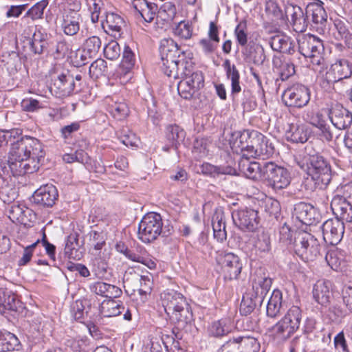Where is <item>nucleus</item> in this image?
<instances>
[{
	"label": "nucleus",
	"instance_id": "72a5a7b5",
	"mask_svg": "<svg viewBox=\"0 0 352 352\" xmlns=\"http://www.w3.org/2000/svg\"><path fill=\"white\" fill-rule=\"evenodd\" d=\"M201 173L207 177L216 178L223 175H234L236 170L230 165L215 166L208 162H204L200 166Z\"/></svg>",
	"mask_w": 352,
	"mask_h": 352
},
{
	"label": "nucleus",
	"instance_id": "8fccbe9b",
	"mask_svg": "<svg viewBox=\"0 0 352 352\" xmlns=\"http://www.w3.org/2000/svg\"><path fill=\"white\" fill-rule=\"evenodd\" d=\"M265 12L274 21H284L285 19V10L283 11L278 3L275 1L269 0L266 2Z\"/></svg>",
	"mask_w": 352,
	"mask_h": 352
},
{
	"label": "nucleus",
	"instance_id": "e2e57ef3",
	"mask_svg": "<svg viewBox=\"0 0 352 352\" xmlns=\"http://www.w3.org/2000/svg\"><path fill=\"white\" fill-rule=\"evenodd\" d=\"M89 242L96 251L102 250V247L106 244V237L103 232L92 230L89 232Z\"/></svg>",
	"mask_w": 352,
	"mask_h": 352
},
{
	"label": "nucleus",
	"instance_id": "9b49d317",
	"mask_svg": "<svg viewBox=\"0 0 352 352\" xmlns=\"http://www.w3.org/2000/svg\"><path fill=\"white\" fill-rule=\"evenodd\" d=\"M82 22L79 10L70 7L65 8L57 15L56 23L65 35L74 36L80 30Z\"/></svg>",
	"mask_w": 352,
	"mask_h": 352
},
{
	"label": "nucleus",
	"instance_id": "338daca9",
	"mask_svg": "<svg viewBox=\"0 0 352 352\" xmlns=\"http://www.w3.org/2000/svg\"><path fill=\"white\" fill-rule=\"evenodd\" d=\"M120 45L116 41H111L103 49L104 56L109 60L117 59L120 55Z\"/></svg>",
	"mask_w": 352,
	"mask_h": 352
},
{
	"label": "nucleus",
	"instance_id": "c85d7f7f",
	"mask_svg": "<svg viewBox=\"0 0 352 352\" xmlns=\"http://www.w3.org/2000/svg\"><path fill=\"white\" fill-rule=\"evenodd\" d=\"M132 6L135 10V15L148 23L154 19L157 10V6L147 0H133Z\"/></svg>",
	"mask_w": 352,
	"mask_h": 352
},
{
	"label": "nucleus",
	"instance_id": "6ab92c4d",
	"mask_svg": "<svg viewBox=\"0 0 352 352\" xmlns=\"http://www.w3.org/2000/svg\"><path fill=\"white\" fill-rule=\"evenodd\" d=\"M249 152L248 158L265 160L273 155L274 147L270 140L258 131Z\"/></svg>",
	"mask_w": 352,
	"mask_h": 352
},
{
	"label": "nucleus",
	"instance_id": "4c0bfd02",
	"mask_svg": "<svg viewBox=\"0 0 352 352\" xmlns=\"http://www.w3.org/2000/svg\"><path fill=\"white\" fill-rule=\"evenodd\" d=\"M232 327V321L230 318H221L211 323L208 327V333L215 338L223 337L229 333Z\"/></svg>",
	"mask_w": 352,
	"mask_h": 352
},
{
	"label": "nucleus",
	"instance_id": "79ce46f5",
	"mask_svg": "<svg viewBox=\"0 0 352 352\" xmlns=\"http://www.w3.org/2000/svg\"><path fill=\"white\" fill-rule=\"evenodd\" d=\"M90 308L89 300L87 299L77 300L71 306V313L76 320L82 322Z\"/></svg>",
	"mask_w": 352,
	"mask_h": 352
},
{
	"label": "nucleus",
	"instance_id": "2eb2a0df",
	"mask_svg": "<svg viewBox=\"0 0 352 352\" xmlns=\"http://www.w3.org/2000/svg\"><path fill=\"white\" fill-rule=\"evenodd\" d=\"M190 58L183 66H180L178 71H176L172 76L174 78H184L188 81L192 87L199 90L204 86V77L201 71H194L193 63Z\"/></svg>",
	"mask_w": 352,
	"mask_h": 352
},
{
	"label": "nucleus",
	"instance_id": "4468645a",
	"mask_svg": "<svg viewBox=\"0 0 352 352\" xmlns=\"http://www.w3.org/2000/svg\"><path fill=\"white\" fill-rule=\"evenodd\" d=\"M50 87V92L57 98H65L72 95L76 89L74 78L68 71L54 76Z\"/></svg>",
	"mask_w": 352,
	"mask_h": 352
},
{
	"label": "nucleus",
	"instance_id": "7ed1b4c3",
	"mask_svg": "<svg viewBox=\"0 0 352 352\" xmlns=\"http://www.w3.org/2000/svg\"><path fill=\"white\" fill-rule=\"evenodd\" d=\"M160 300L166 314L177 323V329L184 328L190 322L192 312L181 293L167 289L161 293Z\"/></svg>",
	"mask_w": 352,
	"mask_h": 352
},
{
	"label": "nucleus",
	"instance_id": "774afa93",
	"mask_svg": "<svg viewBox=\"0 0 352 352\" xmlns=\"http://www.w3.org/2000/svg\"><path fill=\"white\" fill-rule=\"evenodd\" d=\"M81 122H74L63 126L60 131L61 137L65 140L72 139L74 134L80 129Z\"/></svg>",
	"mask_w": 352,
	"mask_h": 352
},
{
	"label": "nucleus",
	"instance_id": "a878e982",
	"mask_svg": "<svg viewBox=\"0 0 352 352\" xmlns=\"http://www.w3.org/2000/svg\"><path fill=\"white\" fill-rule=\"evenodd\" d=\"M264 162L250 161L249 158L242 157L239 162V168L247 178L263 182V168Z\"/></svg>",
	"mask_w": 352,
	"mask_h": 352
},
{
	"label": "nucleus",
	"instance_id": "dca6fc26",
	"mask_svg": "<svg viewBox=\"0 0 352 352\" xmlns=\"http://www.w3.org/2000/svg\"><path fill=\"white\" fill-rule=\"evenodd\" d=\"M344 230V223L338 219H329L322 225L324 241L333 246H336L342 241Z\"/></svg>",
	"mask_w": 352,
	"mask_h": 352
},
{
	"label": "nucleus",
	"instance_id": "5701e85b",
	"mask_svg": "<svg viewBox=\"0 0 352 352\" xmlns=\"http://www.w3.org/2000/svg\"><path fill=\"white\" fill-rule=\"evenodd\" d=\"M8 212L9 219L16 223L26 226L36 219V213L23 204L13 203Z\"/></svg>",
	"mask_w": 352,
	"mask_h": 352
},
{
	"label": "nucleus",
	"instance_id": "7c9ffc66",
	"mask_svg": "<svg viewBox=\"0 0 352 352\" xmlns=\"http://www.w3.org/2000/svg\"><path fill=\"white\" fill-rule=\"evenodd\" d=\"M269 45L272 50L294 55L296 53L295 44L291 38L283 35H275L269 41Z\"/></svg>",
	"mask_w": 352,
	"mask_h": 352
},
{
	"label": "nucleus",
	"instance_id": "a211bd4d",
	"mask_svg": "<svg viewBox=\"0 0 352 352\" xmlns=\"http://www.w3.org/2000/svg\"><path fill=\"white\" fill-rule=\"evenodd\" d=\"M292 217L301 223L308 226L316 225L320 219V214L314 206L302 201L294 205Z\"/></svg>",
	"mask_w": 352,
	"mask_h": 352
},
{
	"label": "nucleus",
	"instance_id": "58836bf2",
	"mask_svg": "<svg viewBox=\"0 0 352 352\" xmlns=\"http://www.w3.org/2000/svg\"><path fill=\"white\" fill-rule=\"evenodd\" d=\"M212 226L214 238L218 241L223 242L226 239V220L222 211L216 212L212 218Z\"/></svg>",
	"mask_w": 352,
	"mask_h": 352
},
{
	"label": "nucleus",
	"instance_id": "69168bd1",
	"mask_svg": "<svg viewBox=\"0 0 352 352\" xmlns=\"http://www.w3.org/2000/svg\"><path fill=\"white\" fill-rule=\"evenodd\" d=\"M109 112L118 120H122L129 113V108L126 103L115 102L109 106Z\"/></svg>",
	"mask_w": 352,
	"mask_h": 352
},
{
	"label": "nucleus",
	"instance_id": "c756f323",
	"mask_svg": "<svg viewBox=\"0 0 352 352\" xmlns=\"http://www.w3.org/2000/svg\"><path fill=\"white\" fill-rule=\"evenodd\" d=\"M227 79L231 82L230 96L234 98L241 91L240 83V73L234 64L231 65L229 59H226L223 63Z\"/></svg>",
	"mask_w": 352,
	"mask_h": 352
},
{
	"label": "nucleus",
	"instance_id": "5fc2aeb1",
	"mask_svg": "<svg viewBox=\"0 0 352 352\" xmlns=\"http://www.w3.org/2000/svg\"><path fill=\"white\" fill-rule=\"evenodd\" d=\"M74 242H76V243H78L77 237L74 236H69L65 244L64 255L65 257H67L69 259L79 260L82 256V252H79L74 246Z\"/></svg>",
	"mask_w": 352,
	"mask_h": 352
},
{
	"label": "nucleus",
	"instance_id": "b1692460",
	"mask_svg": "<svg viewBox=\"0 0 352 352\" xmlns=\"http://www.w3.org/2000/svg\"><path fill=\"white\" fill-rule=\"evenodd\" d=\"M331 208L336 217L335 219L343 223L352 222V204L342 197H334L331 202Z\"/></svg>",
	"mask_w": 352,
	"mask_h": 352
},
{
	"label": "nucleus",
	"instance_id": "680f3d73",
	"mask_svg": "<svg viewBox=\"0 0 352 352\" xmlns=\"http://www.w3.org/2000/svg\"><path fill=\"white\" fill-rule=\"evenodd\" d=\"M234 36L236 37L238 44L244 47L248 43V32H247V23L245 21H241L236 26L234 29Z\"/></svg>",
	"mask_w": 352,
	"mask_h": 352
},
{
	"label": "nucleus",
	"instance_id": "423d86ee",
	"mask_svg": "<svg viewBox=\"0 0 352 352\" xmlns=\"http://www.w3.org/2000/svg\"><path fill=\"white\" fill-rule=\"evenodd\" d=\"M262 175L263 182L275 190L287 188L292 180L290 171L272 161L264 162Z\"/></svg>",
	"mask_w": 352,
	"mask_h": 352
},
{
	"label": "nucleus",
	"instance_id": "412c9836",
	"mask_svg": "<svg viewBox=\"0 0 352 352\" xmlns=\"http://www.w3.org/2000/svg\"><path fill=\"white\" fill-rule=\"evenodd\" d=\"M58 193L56 188L52 184L41 186L32 195V201L35 204L43 207H52L57 200Z\"/></svg>",
	"mask_w": 352,
	"mask_h": 352
},
{
	"label": "nucleus",
	"instance_id": "a18cd8bd",
	"mask_svg": "<svg viewBox=\"0 0 352 352\" xmlns=\"http://www.w3.org/2000/svg\"><path fill=\"white\" fill-rule=\"evenodd\" d=\"M18 300L16 296L10 290L0 288V307L6 310H16Z\"/></svg>",
	"mask_w": 352,
	"mask_h": 352
},
{
	"label": "nucleus",
	"instance_id": "3c124183",
	"mask_svg": "<svg viewBox=\"0 0 352 352\" xmlns=\"http://www.w3.org/2000/svg\"><path fill=\"white\" fill-rule=\"evenodd\" d=\"M210 142L204 137H197L193 142L192 153L198 157H204L208 155Z\"/></svg>",
	"mask_w": 352,
	"mask_h": 352
},
{
	"label": "nucleus",
	"instance_id": "0eeeda50",
	"mask_svg": "<svg viewBox=\"0 0 352 352\" xmlns=\"http://www.w3.org/2000/svg\"><path fill=\"white\" fill-rule=\"evenodd\" d=\"M294 254L289 252L288 256L297 257L302 262H314L319 255V245L311 234H299L297 238H294Z\"/></svg>",
	"mask_w": 352,
	"mask_h": 352
},
{
	"label": "nucleus",
	"instance_id": "ea45409f",
	"mask_svg": "<svg viewBox=\"0 0 352 352\" xmlns=\"http://www.w3.org/2000/svg\"><path fill=\"white\" fill-rule=\"evenodd\" d=\"M21 346L18 338L14 333L6 331L0 332V351H19Z\"/></svg>",
	"mask_w": 352,
	"mask_h": 352
},
{
	"label": "nucleus",
	"instance_id": "1a4fd4ad",
	"mask_svg": "<svg viewBox=\"0 0 352 352\" xmlns=\"http://www.w3.org/2000/svg\"><path fill=\"white\" fill-rule=\"evenodd\" d=\"M163 221L161 215L157 212L146 214L138 226V238L144 243H151L162 233Z\"/></svg>",
	"mask_w": 352,
	"mask_h": 352
},
{
	"label": "nucleus",
	"instance_id": "473e14b6",
	"mask_svg": "<svg viewBox=\"0 0 352 352\" xmlns=\"http://www.w3.org/2000/svg\"><path fill=\"white\" fill-rule=\"evenodd\" d=\"M48 34L41 29H36L30 39V51L35 55H41L48 47Z\"/></svg>",
	"mask_w": 352,
	"mask_h": 352
},
{
	"label": "nucleus",
	"instance_id": "ddd939ff",
	"mask_svg": "<svg viewBox=\"0 0 352 352\" xmlns=\"http://www.w3.org/2000/svg\"><path fill=\"white\" fill-rule=\"evenodd\" d=\"M232 218L240 230L249 232L255 231L260 221L258 211L247 207L232 212Z\"/></svg>",
	"mask_w": 352,
	"mask_h": 352
},
{
	"label": "nucleus",
	"instance_id": "393cba45",
	"mask_svg": "<svg viewBox=\"0 0 352 352\" xmlns=\"http://www.w3.org/2000/svg\"><path fill=\"white\" fill-rule=\"evenodd\" d=\"M285 138L288 142L295 144H304L310 135L308 126L300 123H291L285 131Z\"/></svg>",
	"mask_w": 352,
	"mask_h": 352
},
{
	"label": "nucleus",
	"instance_id": "2f4dec72",
	"mask_svg": "<svg viewBox=\"0 0 352 352\" xmlns=\"http://www.w3.org/2000/svg\"><path fill=\"white\" fill-rule=\"evenodd\" d=\"M89 289L91 292L96 295L107 298H117L122 294V291L120 287L100 281L96 282L91 285Z\"/></svg>",
	"mask_w": 352,
	"mask_h": 352
},
{
	"label": "nucleus",
	"instance_id": "f3484780",
	"mask_svg": "<svg viewBox=\"0 0 352 352\" xmlns=\"http://www.w3.org/2000/svg\"><path fill=\"white\" fill-rule=\"evenodd\" d=\"M352 75V64L346 59L336 60L324 76V81L329 85L334 84L340 80L351 77Z\"/></svg>",
	"mask_w": 352,
	"mask_h": 352
},
{
	"label": "nucleus",
	"instance_id": "39448f33",
	"mask_svg": "<svg viewBox=\"0 0 352 352\" xmlns=\"http://www.w3.org/2000/svg\"><path fill=\"white\" fill-rule=\"evenodd\" d=\"M298 54L309 59L310 65L314 70L321 72L326 65L325 60L322 56L324 45L322 41L318 37L307 34L298 40Z\"/></svg>",
	"mask_w": 352,
	"mask_h": 352
},
{
	"label": "nucleus",
	"instance_id": "f8f14e48",
	"mask_svg": "<svg viewBox=\"0 0 352 352\" xmlns=\"http://www.w3.org/2000/svg\"><path fill=\"white\" fill-rule=\"evenodd\" d=\"M309 25L320 34L324 33L327 25V13L321 0H312L307 5Z\"/></svg>",
	"mask_w": 352,
	"mask_h": 352
},
{
	"label": "nucleus",
	"instance_id": "4d7b16f0",
	"mask_svg": "<svg viewBox=\"0 0 352 352\" xmlns=\"http://www.w3.org/2000/svg\"><path fill=\"white\" fill-rule=\"evenodd\" d=\"M49 4L48 0H41L32 6L26 12V16L32 20L40 19L43 17L44 10Z\"/></svg>",
	"mask_w": 352,
	"mask_h": 352
},
{
	"label": "nucleus",
	"instance_id": "09e8293b",
	"mask_svg": "<svg viewBox=\"0 0 352 352\" xmlns=\"http://www.w3.org/2000/svg\"><path fill=\"white\" fill-rule=\"evenodd\" d=\"M242 352H258L260 343L252 337L239 336L236 338Z\"/></svg>",
	"mask_w": 352,
	"mask_h": 352
},
{
	"label": "nucleus",
	"instance_id": "6e6d98bb",
	"mask_svg": "<svg viewBox=\"0 0 352 352\" xmlns=\"http://www.w3.org/2000/svg\"><path fill=\"white\" fill-rule=\"evenodd\" d=\"M173 333L175 334V338L168 335H162V340L164 347L167 352H182L179 342L175 340V339H180V337L178 333H175V329H173Z\"/></svg>",
	"mask_w": 352,
	"mask_h": 352
},
{
	"label": "nucleus",
	"instance_id": "a19ab883",
	"mask_svg": "<svg viewBox=\"0 0 352 352\" xmlns=\"http://www.w3.org/2000/svg\"><path fill=\"white\" fill-rule=\"evenodd\" d=\"M135 54L128 45H125L118 72L124 76L130 74L135 67Z\"/></svg>",
	"mask_w": 352,
	"mask_h": 352
},
{
	"label": "nucleus",
	"instance_id": "bf43d9fd",
	"mask_svg": "<svg viewBox=\"0 0 352 352\" xmlns=\"http://www.w3.org/2000/svg\"><path fill=\"white\" fill-rule=\"evenodd\" d=\"M333 24L337 32L336 39L344 40L351 32L350 25L346 20L336 19L334 20Z\"/></svg>",
	"mask_w": 352,
	"mask_h": 352
},
{
	"label": "nucleus",
	"instance_id": "c9c22d12",
	"mask_svg": "<svg viewBox=\"0 0 352 352\" xmlns=\"http://www.w3.org/2000/svg\"><path fill=\"white\" fill-rule=\"evenodd\" d=\"M124 311V307L122 302L115 300L113 298L104 300L100 307L99 313L102 317H115Z\"/></svg>",
	"mask_w": 352,
	"mask_h": 352
},
{
	"label": "nucleus",
	"instance_id": "20e7f679",
	"mask_svg": "<svg viewBox=\"0 0 352 352\" xmlns=\"http://www.w3.org/2000/svg\"><path fill=\"white\" fill-rule=\"evenodd\" d=\"M160 54L162 60V70L166 76L170 77L178 71L180 66L192 58L189 50H184L170 38H164L160 41Z\"/></svg>",
	"mask_w": 352,
	"mask_h": 352
},
{
	"label": "nucleus",
	"instance_id": "de8ad7c7",
	"mask_svg": "<svg viewBox=\"0 0 352 352\" xmlns=\"http://www.w3.org/2000/svg\"><path fill=\"white\" fill-rule=\"evenodd\" d=\"M273 65L278 69L279 79L281 81L288 80L289 78L293 76L296 72L294 64L292 62H281L278 67L277 62L276 60H273Z\"/></svg>",
	"mask_w": 352,
	"mask_h": 352
},
{
	"label": "nucleus",
	"instance_id": "37998d69",
	"mask_svg": "<svg viewBox=\"0 0 352 352\" xmlns=\"http://www.w3.org/2000/svg\"><path fill=\"white\" fill-rule=\"evenodd\" d=\"M282 307V292L279 289H274L267 305V315L270 318H275L279 314Z\"/></svg>",
	"mask_w": 352,
	"mask_h": 352
},
{
	"label": "nucleus",
	"instance_id": "13d9d810",
	"mask_svg": "<svg viewBox=\"0 0 352 352\" xmlns=\"http://www.w3.org/2000/svg\"><path fill=\"white\" fill-rule=\"evenodd\" d=\"M294 231L286 223H284L279 228L278 242L283 246H287L292 245L294 241L293 237Z\"/></svg>",
	"mask_w": 352,
	"mask_h": 352
},
{
	"label": "nucleus",
	"instance_id": "f03ea898",
	"mask_svg": "<svg viewBox=\"0 0 352 352\" xmlns=\"http://www.w3.org/2000/svg\"><path fill=\"white\" fill-rule=\"evenodd\" d=\"M299 167L314 182L316 186L326 187L331 181V166L327 158L316 151L311 144H307L302 158L298 162Z\"/></svg>",
	"mask_w": 352,
	"mask_h": 352
},
{
	"label": "nucleus",
	"instance_id": "603ef678",
	"mask_svg": "<svg viewBox=\"0 0 352 352\" xmlns=\"http://www.w3.org/2000/svg\"><path fill=\"white\" fill-rule=\"evenodd\" d=\"M259 303L252 298V295L244 294L240 305V313L243 316L250 315Z\"/></svg>",
	"mask_w": 352,
	"mask_h": 352
},
{
	"label": "nucleus",
	"instance_id": "6e6552de",
	"mask_svg": "<svg viewBox=\"0 0 352 352\" xmlns=\"http://www.w3.org/2000/svg\"><path fill=\"white\" fill-rule=\"evenodd\" d=\"M301 319L300 308L294 305L288 309L284 317L272 327V331L277 338L287 340L298 329Z\"/></svg>",
	"mask_w": 352,
	"mask_h": 352
},
{
	"label": "nucleus",
	"instance_id": "e433bc0d",
	"mask_svg": "<svg viewBox=\"0 0 352 352\" xmlns=\"http://www.w3.org/2000/svg\"><path fill=\"white\" fill-rule=\"evenodd\" d=\"M165 135L168 144L177 150L185 139L186 131L176 124H169L166 128Z\"/></svg>",
	"mask_w": 352,
	"mask_h": 352
},
{
	"label": "nucleus",
	"instance_id": "aec40b11",
	"mask_svg": "<svg viewBox=\"0 0 352 352\" xmlns=\"http://www.w3.org/2000/svg\"><path fill=\"white\" fill-rule=\"evenodd\" d=\"M328 111L329 118L336 129L344 130L352 124V113L342 104L337 103Z\"/></svg>",
	"mask_w": 352,
	"mask_h": 352
},
{
	"label": "nucleus",
	"instance_id": "864d4df0",
	"mask_svg": "<svg viewBox=\"0 0 352 352\" xmlns=\"http://www.w3.org/2000/svg\"><path fill=\"white\" fill-rule=\"evenodd\" d=\"M107 63L102 58H98L94 61L89 67V74L91 77L98 78L107 74Z\"/></svg>",
	"mask_w": 352,
	"mask_h": 352
},
{
	"label": "nucleus",
	"instance_id": "4be33fe9",
	"mask_svg": "<svg viewBox=\"0 0 352 352\" xmlns=\"http://www.w3.org/2000/svg\"><path fill=\"white\" fill-rule=\"evenodd\" d=\"M288 14L291 15V24L295 32H304L306 31L310 23V20L307 14V9L305 13L301 7L288 4L285 6V19H287Z\"/></svg>",
	"mask_w": 352,
	"mask_h": 352
},
{
	"label": "nucleus",
	"instance_id": "bb28decb",
	"mask_svg": "<svg viewBox=\"0 0 352 352\" xmlns=\"http://www.w3.org/2000/svg\"><path fill=\"white\" fill-rule=\"evenodd\" d=\"M332 283L329 280H319L314 285V299L322 306H327L332 296Z\"/></svg>",
	"mask_w": 352,
	"mask_h": 352
},
{
	"label": "nucleus",
	"instance_id": "0e129e2a",
	"mask_svg": "<svg viewBox=\"0 0 352 352\" xmlns=\"http://www.w3.org/2000/svg\"><path fill=\"white\" fill-rule=\"evenodd\" d=\"M344 252L337 248L327 251L325 255L327 264H342L344 261Z\"/></svg>",
	"mask_w": 352,
	"mask_h": 352
},
{
	"label": "nucleus",
	"instance_id": "49530a36",
	"mask_svg": "<svg viewBox=\"0 0 352 352\" xmlns=\"http://www.w3.org/2000/svg\"><path fill=\"white\" fill-rule=\"evenodd\" d=\"M102 45L100 38L96 36H92L87 38L83 45L82 47L88 56H96Z\"/></svg>",
	"mask_w": 352,
	"mask_h": 352
},
{
	"label": "nucleus",
	"instance_id": "052dcab7",
	"mask_svg": "<svg viewBox=\"0 0 352 352\" xmlns=\"http://www.w3.org/2000/svg\"><path fill=\"white\" fill-rule=\"evenodd\" d=\"M182 80L177 85L178 93L182 98L186 100H190L192 98L195 93L198 91L197 89L192 87L186 79L181 78Z\"/></svg>",
	"mask_w": 352,
	"mask_h": 352
},
{
	"label": "nucleus",
	"instance_id": "f704fd0d",
	"mask_svg": "<svg viewBox=\"0 0 352 352\" xmlns=\"http://www.w3.org/2000/svg\"><path fill=\"white\" fill-rule=\"evenodd\" d=\"M272 283V280L271 278L267 277L263 278L261 280L254 282L252 283V289L246 293L252 295V298L255 299V300L259 303V306H261L270 289Z\"/></svg>",
	"mask_w": 352,
	"mask_h": 352
},
{
	"label": "nucleus",
	"instance_id": "c03bdc74",
	"mask_svg": "<svg viewBox=\"0 0 352 352\" xmlns=\"http://www.w3.org/2000/svg\"><path fill=\"white\" fill-rule=\"evenodd\" d=\"M246 140L244 135V130L232 133L230 139V145L232 152L237 155H241L243 157L245 148V142Z\"/></svg>",
	"mask_w": 352,
	"mask_h": 352
},
{
	"label": "nucleus",
	"instance_id": "cd10ccee",
	"mask_svg": "<svg viewBox=\"0 0 352 352\" xmlns=\"http://www.w3.org/2000/svg\"><path fill=\"white\" fill-rule=\"evenodd\" d=\"M104 14H105V21H102V25L104 31L115 38L120 37L122 34V27L124 25L123 19L113 12H104Z\"/></svg>",
	"mask_w": 352,
	"mask_h": 352
},
{
	"label": "nucleus",
	"instance_id": "f257e3e1",
	"mask_svg": "<svg viewBox=\"0 0 352 352\" xmlns=\"http://www.w3.org/2000/svg\"><path fill=\"white\" fill-rule=\"evenodd\" d=\"M10 144L8 160L14 177L36 172L45 155L44 145L37 138L22 135L19 129L0 131V148Z\"/></svg>",
	"mask_w": 352,
	"mask_h": 352
},
{
	"label": "nucleus",
	"instance_id": "9d476101",
	"mask_svg": "<svg viewBox=\"0 0 352 352\" xmlns=\"http://www.w3.org/2000/svg\"><path fill=\"white\" fill-rule=\"evenodd\" d=\"M310 89L300 83L287 87L282 94V100L285 106L297 109L307 106L310 101Z\"/></svg>",
	"mask_w": 352,
	"mask_h": 352
}]
</instances>
